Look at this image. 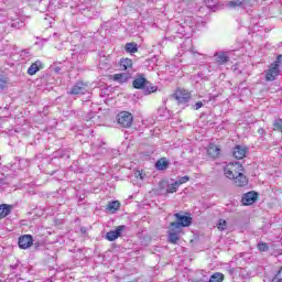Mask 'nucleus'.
I'll return each instance as SVG.
<instances>
[{
  "mask_svg": "<svg viewBox=\"0 0 282 282\" xmlns=\"http://www.w3.org/2000/svg\"><path fill=\"white\" fill-rule=\"evenodd\" d=\"M224 175L227 180H231L237 188H243L249 184L248 176L246 175V167L237 161L229 162L224 167Z\"/></svg>",
  "mask_w": 282,
  "mask_h": 282,
  "instance_id": "1",
  "label": "nucleus"
},
{
  "mask_svg": "<svg viewBox=\"0 0 282 282\" xmlns=\"http://www.w3.org/2000/svg\"><path fill=\"white\" fill-rule=\"evenodd\" d=\"M282 55H278L275 61L271 63L268 69L264 70L267 83H273L281 76Z\"/></svg>",
  "mask_w": 282,
  "mask_h": 282,
  "instance_id": "2",
  "label": "nucleus"
},
{
  "mask_svg": "<svg viewBox=\"0 0 282 282\" xmlns=\"http://www.w3.org/2000/svg\"><path fill=\"white\" fill-rule=\"evenodd\" d=\"M182 235H184V228L180 227V225L171 223L167 227V241L173 246L177 245V242L182 239Z\"/></svg>",
  "mask_w": 282,
  "mask_h": 282,
  "instance_id": "3",
  "label": "nucleus"
},
{
  "mask_svg": "<svg viewBox=\"0 0 282 282\" xmlns=\"http://www.w3.org/2000/svg\"><path fill=\"white\" fill-rule=\"evenodd\" d=\"M172 98H174V100H176L177 105H186V104L191 102L192 95L188 89L177 87L174 90Z\"/></svg>",
  "mask_w": 282,
  "mask_h": 282,
  "instance_id": "4",
  "label": "nucleus"
},
{
  "mask_svg": "<svg viewBox=\"0 0 282 282\" xmlns=\"http://www.w3.org/2000/svg\"><path fill=\"white\" fill-rule=\"evenodd\" d=\"M117 122L123 129H131L133 127V115L129 111H120L117 115Z\"/></svg>",
  "mask_w": 282,
  "mask_h": 282,
  "instance_id": "5",
  "label": "nucleus"
},
{
  "mask_svg": "<svg viewBox=\"0 0 282 282\" xmlns=\"http://www.w3.org/2000/svg\"><path fill=\"white\" fill-rule=\"evenodd\" d=\"M259 199V193L256 191L247 192L241 197L242 206H252Z\"/></svg>",
  "mask_w": 282,
  "mask_h": 282,
  "instance_id": "6",
  "label": "nucleus"
},
{
  "mask_svg": "<svg viewBox=\"0 0 282 282\" xmlns=\"http://www.w3.org/2000/svg\"><path fill=\"white\" fill-rule=\"evenodd\" d=\"M176 221H172V224H176L180 228H188L191 224H193V217L184 216L180 213L174 214Z\"/></svg>",
  "mask_w": 282,
  "mask_h": 282,
  "instance_id": "7",
  "label": "nucleus"
},
{
  "mask_svg": "<svg viewBox=\"0 0 282 282\" xmlns=\"http://www.w3.org/2000/svg\"><path fill=\"white\" fill-rule=\"evenodd\" d=\"M207 155L212 160H219L221 158V145L215 143H209L206 148Z\"/></svg>",
  "mask_w": 282,
  "mask_h": 282,
  "instance_id": "8",
  "label": "nucleus"
},
{
  "mask_svg": "<svg viewBox=\"0 0 282 282\" xmlns=\"http://www.w3.org/2000/svg\"><path fill=\"white\" fill-rule=\"evenodd\" d=\"M34 245V238L32 235H23L19 237L18 246L21 250H28V248H32Z\"/></svg>",
  "mask_w": 282,
  "mask_h": 282,
  "instance_id": "9",
  "label": "nucleus"
},
{
  "mask_svg": "<svg viewBox=\"0 0 282 282\" xmlns=\"http://www.w3.org/2000/svg\"><path fill=\"white\" fill-rule=\"evenodd\" d=\"M124 230H127V227L124 225H120V226L116 227L115 230L108 231L106 234L107 241H116V239H118L120 237V235H122V232H124Z\"/></svg>",
  "mask_w": 282,
  "mask_h": 282,
  "instance_id": "10",
  "label": "nucleus"
},
{
  "mask_svg": "<svg viewBox=\"0 0 282 282\" xmlns=\"http://www.w3.org/2000/svg\"><path fill=\"white\" fill-rule=\"evenodd\" d=\"M149 85V80L144 77V74H139L132 82L134 89H144V86Z\"/></svg>",
  "mask_w": 282,
  "mask_h": 282,
  "instance_id": "11",
  "label": "nucleus"
},
{
  "mask_svg": "<svg viewBox=\"0 0 282 282\" xmlns=\"http://www.w3.org/2000/svg\"><path fill=\"white\" fill-rule=\"evenodd\" d=\"M248 154V148L243 145H236L232 149V155L236 160H243L246 155Z\"/></svg>",
  "mask_w": 282,
  "mask_h": 282,
  "instance_id": "12",
  "label": "nucleus"
},
{
  "mask_svg": "<svg viewBox=\"0 0 282 282\" xmlns=\"http://www.w3.org/2000/svg\"><path fill=\"white\" fill-rule=\"evenodd\" d=\"M118 67L121 72H127V69H133V59L129 57H123L119 61Z\"/></svg>",
  "mask_w": 282,
  "mask_h": 282,
  "instance_id": "13",
  "label": "nucleus"
},
{
  "mask_svg": "<svg viewBox=\"0 0 282 282\" xmlns=\"http://www.w3.org/2000/svg\"><path fill=\"white\" fill-rule=\"evenodd\" d=\"M87 85L83 82L76 83L73 88L70 89L69 94L72 96H78V94H85Z\"/></svg>",
  "mask_w": 282,
  "mask_h": 282,
  "instance_id": "14",
  "label": "nucleus"
},
{
  "mask_svg": "<svg viewBox=\"0 0 282 282\" xmlns=\"http://www.w3.org/2000/svg\"><path fill=\"white\" fill-rule=\"evenodd\" d=\"M40 69H43V63H41V61H36L31 64V66L28 69V74L29 76H34L36 72H40Z\"/></svg>",
  "mask_w": 282,
  "mask_h": 282,
  "instance_id": "15",
  "label": "nucleus"
},
{
  "mask_svg": "<svg viewBox=\"0 0 282 282\" xmlns=\"http://www.w3.org/2000/svg\"><path fill=\"white\" fill-rule=\"evenodd\" d=\"M216 58V63H218V65H226V63H228L230 61V57L228 56V54L221 52V53H216L215 55Z\"/></svg>",
  "mask_w": 282,
  "mask_h": 282,
  "instance_id": "16",
  "label": "nucleus"
},
{
  "mask_svg": "<svg viewBox=\"0 0 282 282\" xmlns=\"http://www.w3.org/2000/svg\"><path fill=\"white\" fill-rule=\"evenodd\" d=\"M156 171H166L169 169V160L166 158H161L155 163Z\"/></svg>",
  "mask_w": 282,
  "mask_h": 282,
  "instance_id": "17",
  "label": "nucleus"
},
{
  "mask_svg": "<svg viewBox=\"0 0 282 282\" xmlns=\"http://www.w3.org/2000/svg\"><path fill=\"white\" fill-rule=\"evenodd\" d=\"M120 206H122V204L120 203V200H110L107 204V210H110V213H113L116 210H120Z\"/></svg>",
  "mask_w": 282,
  "mask_h": 282,
  "instance_id": "18",
  "label": "nucleus"
},
{
  "mask_svg": "<svg viewBox=\"0 0 282 282\" xmlns=\"http://www.w3.org/2000/svg\"><path fill=\"white\" fill-rule=\"evenodd\" d=\"M124 50L128 54H138V44L135 42H129L124 45Z\"/></svg>",
  "mask_w": 282,
  "mask_h": 282,
  "instance_id": "19",
  "label": "nucleus"
},
{
  "mask_svg": "<svg viewBox=\"0 0 282 282\" xmlns=\"http://www.w3.org/2000/svg\"><path fill=\"white\" fill-rule=\"evenodd\" d=\"M112 80H115L116 83H120L122 85V83H127L128 78L124 73H119L112 76Z\"/></svg>",
  "mask_w": 282,
  "mask_h": 282,
  "instance_id": "20",
  "label": "nucleus"
},
{
  "mask_svg": "<svg viewBox=\"0 0 282 282\" xmlns=\"http://www.w3.org/2000/svg\"><path fill=\"white\" fill-rule=\"evenodd\" d=\"M225 275L221 272H215L210 278L209 282H224Z\"/></svg>",
  "mask_w": 282,
  "mask_h": 282,
  "instance_id": "21",
  "label": "nucleus"
},
{
  "mask_svg": "<svg viewBox=\"0 0 282 282\" xmlns=\"http://www.w3.org/2000/svg\"><path fill=\"white\" fill-rule=\"evenodd\" d=\"M143 89L147 95H151L158 91V86H154L153 84H151V82H149V84H147Z\"/></svg>",
  "mask_w": 282,
  "mask_h": 282,
  "instance_id": "22",
  "label": "nucleus"
},
{
  "mask_svg": "<svg viewBox=\"0 0 282 282\" xmlns=\"http://www.w3.org/2000/svg\"><path fill=\"white\" fill-rule=\"evenodd\" d=\"M178 188H180V186L177 185L176 182H174V183L167 185L166 193L167 194L177 193Z\"/></svg>",
  "mask_w": 282,
  "mask_h": 282,
  "instance_id": "23",
  "label": "nucleus"
},
{
  "mask_svg": "<svg viewBox=\"0 0 282 282\" xmlns=\"http://www.w3.org/2000/svg\"><path fill=\"white\" fill-rule=\"evenodd\" d=\"M271 282H282V267H280V269L274 273Z\"/></svg>",
  "mask_w": 282,
  "mask_h": 282,
  "instance_id": "24",
  "label": "nucleus"
},
{
  "mask_svg": "<svg viewBox=\"0 0 282 282\" xmlns=\"http://www.w3.org/2000/svg\"><path fill=\"white\" fill-rule=\"evenodd\" d=\"M216 227L220 230L224 231L228 228V221L226 219H219Z\"/></svg>",
  "mask_w": 282,
  "mask_h": 282,
  "instance_id": "25",
  "label": "nucleus"
},
{
  "mask_svg": "<svg viewBox=\"0 0 282 282\" xmlns=\"http://www.w3.org/2000/svg\"><path fill=\"white\" fill-rule=\"evenodd\" d=\"M273 131H279L282 133V119L279 118L273 122Z\"/></svg>",
  "mask_w": 282,
  "mask_h": 282,
  "instance_id": "26",
  "label": "nucleus"
},
{
  "mask_svg": "<svg viewBox=\"0 0 282 282\" xmlns=\"http://www.w3.org/2000/svg\"><path fill=\"white\" fill-rule=\"evenodd\" d=\"M13 205L1 204L0 205V213H12Z\"/></svg>",
  "mask_w": 282,
  "mask_h": 282,
  "instance_id": "27",
  "label": "nucleus"
},
{
  "mask_svg": "<svg viewBox=\"0 0 282 282\" xmlns=\"http://www.w3.org/2000/svg\"><path fill=\"white\" fill-rule=\"evenodd\" d=\"M134 177L137 180H144V177H147V173H144V170H137L134 172Z\"/></svg>",
  "mask_w": 282,
  "mask_h": 282,
  "instance_id": "28",
  "label": "nucleus"
},
{
  "mask_svg": "<svg viewBox=\"0 0 282 282\" xmlns=\"http://www.w3.org/2000/svg\"><path fill=\"white\" fill-rule=\"evenodd\" d=\"M187 182H191V177L189 176H183V177H180L177 181H175V183L178 186H182V184H187Z\"/></svg>",
  "mask_w": 282,
  "mask_h": 282,
  "instance_id": "29",
  "label": "nucleus"
},
{
  "mask_svg": "<svg viewBox=\"0 0 282 282\" xmlns=\"http://www.w3.org/2000/svg\"><path fill=\"white\" fill-rule=\"evenodd\" d=\"M229 8H237L243 6V1L241 0H236V1H229L228 3Z\"/></svg>",
  "mask_w": 282,
  "mask_h": 282,
  "instance_id": "30",
  "label": "nucleus"
},
{
  "mask_svg": "<svg viewBox=\"0 0 282 282\" xmlns=\"http://www.w3.org/2000/svg\"><path fill=\"white\" fill-rule=\"evenodd\" d=\"M258 250L260 252H268L269 247H268L267 242H259L258 243Z\"/></svg>",
  "mask_w": 282,
  "mask_h": 282,
  "instance_id": "31",
  "label": "nucleus"
},
{
  "mask_svg": "<svg viewBox=\"0 0 282 282\" xmlns=\"http://www.w3.org/2000/svg\"><path fill=\"white\" fill-rule=\"evenodd\" d=\"M8 87V77H0V89L3 90Z\"/></svg>",
  "mask_w": 282,
  "mask_h": 282,
  "instance_id": "32",
  "label": "nucleus"
},
{
  "mask_svg": "<svg viewBox=\"0 0 282 282\" xmlns=\"http://www.w3.org/2000/svg\"><path fill=\"white\" fill-rule=\"evenodd\" d=\"M203 107H204V102L197 101V102L195 104V106H194V109L197 111V110L202 109Z\"/></svg>",
  "mask_w": 282,
  "mask_h": 282,
  "instance_id": "33",
  "label": "nucleus"
},
{
  "mask_svg": "<svg viewBox=\"0 0 282 282\" xmlns=\"http://www.w3.org/2000/svg\"><path fill=\"white\" fill-rule=\"evenodd\" d=\"M8 217V213H0V219H6Z\"/></svg>",
  "mask_w": 282,
  "mask_h": 282,
  "instance_id": "34",
  "label": "nucleus"
},
{
  "mask_svg": "<svg viewBox=\"0 0 282 282\" xmlns=\"http://www.w3.org/2000/svg\"><path fill=\"white\" fill-rule=\"evenodd\" d=\"M82 232H87V230L85 228H82Z\"/></svg>",
  "mask_w": 282,
  "mask_h": 282,
  "instance_id": "35",
  "label": "nucleus"
}]
</instances>
